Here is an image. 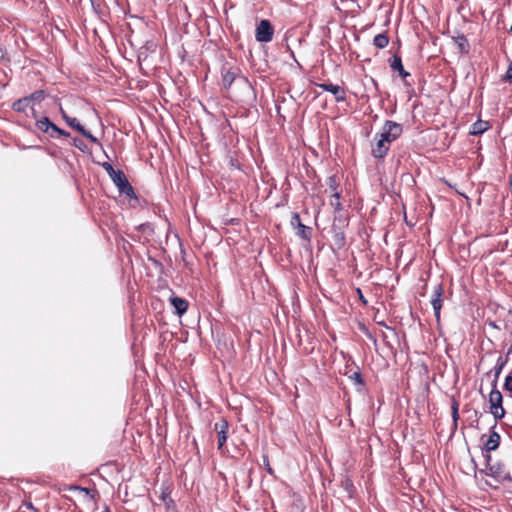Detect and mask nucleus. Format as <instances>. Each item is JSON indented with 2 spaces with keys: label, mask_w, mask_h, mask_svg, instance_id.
I'll return each instance as SVG.
<instances>
[{
  "label": "nucleus",
  "mask_w": 512,
  "mask_h": 512,
  "mask_svg": "<svg viewBox=\"0 0 512 512\" xmlns=\"http://www.w3.org/2000/svg\"><path fill=\"white\" fill-rule=\"evenodd\" d=\"M103 169L108 173L119 192L129 198H135V192L122 170H115L108 162H103Z\"/></svg>",
  "instance_id": "obj_1"
},
{
  "label": "nucleus",
  "mask_w": 512,
  "mask_h": 512,
  "mask_svg": "<svg viewBox=\"0 0 512 512\" xmlns=\"http://www.w3.org/2000/svg\"><path fill=\"white\" fill-rule=\"evenodd\" d=\"M403 132V127L401 124L386 120L382 127L381 132L377 133L380 138H382L386 143L391 145L392 142L397 140Z\"/></svg>",
  "instance_id": "obj_2"
},
{
  "label": "nucleus",
  "mask_w": 512,
  "mask_h": 512,
  "mask_svg": "<svg viewBox=\"0 0 512 512\" xmlns=\"http://www.w3.org/2000/svg\"><path fill=\"white\" fill-rule=\"evenodd\" d=\"M502 394L497 389L496 380L492 381V390L489 394V403H490V409L491 413L493 414L494 418L496 420H500L504 417L505 411L502 406Z\"/></svg>",
  "instance_id": "obj_3"
},
{
  "label": "nucleus",
  "mask_w": 512,
  "mask_h": 512,
  "mask_svg": "<svg viewBox=\"0 0 512 512\" xmlns=\"http://www.w3.org/2000/svg\"><path fill=\"white\" fill-rule=\"evenodd\" d=\"M491 459L492 458L490 454L485 455L488 470L487 472H485V474L494 477L498 481L510 480V474L506 471L505 466L501 463L491 465Z\"/></svg>",
  "instance_id": "obj_4"
},
{
  "label": "nucleus",
  "mask_w": 512,
  "mask_h": 512,
  "mask_svg": "<svg viewBox=\"0 0 512 512\" xmlns=\"http://www.w3.org/2000/svg\"><path fill=\"white\" fill-rule=\"evenodd\" d=\"M274 35V28L269 20H261L255 31V38L258 42L267 43L270 42Z\"/></svg>",
  "instance_id": "obj_5"
},
{
  "label": "nucleus",
  "mask_w": 512,
  "mask_h": 512,
  "mask_svg": "<svg viewBox=\"0 0 512 512\" xmlns=\"http://www.w3.org/2000/svg\"><path fill=\"white\" fill-rule=\"evenodd\" d=\"M61 114L65 122L73 129L81 133L86 139L91 141L92 143H97V138L93 136L89 131H87L84 126L80 124L77 118L68 116L63 109H61Z\"/></svg>",
  "instance_id": "obj_6"
},
{
  "label": "nucleus",
  "mask_w": 512,
  "mask_h": 512,
  "mask_svg": "<svg viewBox=\"0 0 512 512\" xmlns=\"http://www.w3.org/2000/svg\"><path fill=\"white\" fill-rule=\"evenodd\" d=\"M214 430L217 433V443H218V449L222 450L227 437H228V430H229V423L226 419L222 418L214 425Z\"/></svg>",
  "instance_id": "obj_7"
},
{
  "label": "nucleus",
  "mask_w": 512,
  "mask_h": 512,
  "mask_svg": "<svg viewBox=\"0 0 512 512\" xmlns=\"http://www.w3.org/2000/svg\"><path fill=\"white\" fill-rule=\"evenodd\" d=\"M442 295H443V286H442V284H437L434 287L433 295L431 298V304H432L434 314H435L437 321L440 320V312H441L442 302H443Z\"/></svg>",
  "instance_id": "obj_8"
},
{
  "label": "nucleus",
  "mask_w": 512,
  "mask_h": 512,
  "mask_svg": "<svg viewBox=\"0 0 512 512\" xmlns=\"http://www.w3.org/2000/svg\"><path fill=\"white\" fill-rule=\"evenodd\" d=\"M317 86L324 91L330 92L335 96L337 102H343L346 100L345 90L339 85L331 83H320Z\"/></svg>",
  "instance_id": "obj_9"
},
{
  "label": "nucleus",
  "mask_w": 512,
  "mask_h": 512,
  "mask_svg": "<svg viewBox=\"0 0 512 512\" xmlns=\"http://www.w3.org/2000/svg\"><path fill=\"white\" fill-rule=\"evenodd\" d=\"M375 140L376 143L372 146V155L374 158L383 159L387 155L390 145L377 134L375 135Z\"/></svg>",
  "instance_id": "obj_10"
},
{
  "label": "nucleus",
  "mask_w": 512,
  "mask_h": 512,
  "mask_svg": "<svg viewBox=\"0 0 512 512\" xmlns=\"http://www.w3.org/2000/svg\"><path fill=\"white\" fill-rule=\"evenodd\" d=\"M291 224L292 225H297L298 227V235L305 239V240H309L310 237H311V228L304 225L302 222H301V218L299 216L298 213H293L292 215V218H291Z\"/></svg>",
  "instance_id": "obj_11"
},
{
  "label": "nucleus",
  "mask_w": 512,
  "mask_h": 512,
  "mask_svg": "<svg viewBox=\"0 0 512 512\" xmlns=\"http://www.w3.org/2000/svg\"><path fill=\"white\" fill-rule=\"evenodd\" d=\"M170 303L178 316L185 314L188 309V302L183 298L173 296L170 298Z\"/></svg>",
  "instance_id": "obj_12"
},
{
  "label": "nucleus",
  "mask_w": 512,
  "mask_h": 512,
  "mask_svg": "<svg viewBox=\"0 0 512 512\" xmlns=\"http://www.w3.org/2000/svg\"><path fill=\"white\" fill-rule=\"evenodd\" d=\"M500 444V435L494 430V427L490 431V435L485 442V450L486 452H491L496 450Z\"/></svg>",
  "instance_id": "obj_13"
},
{
  "label": "nucleus",
  "mask_w": 512,
  "mask_h": 512,
  "mask_svg": "<svg viewBox=\"0 0 512 512\" xmlns=\"http://www.w3.org/2000/svg\"><path fill=\"white\" fill-rule=\"evenodd\" d=\"M391 68L394 70V71H398L399 72V75L405 79L406 77H408L410 74L404 70V67H403V64H402V59L400 56L398 55H394L393 56V59H392V62H391Z\"/></svg>",
  "instance_id": "obj_14"
},
{
  "label": "nucleus",
  "mask_w": 512,
  "mask_h": 512,
  "mask_svg": "<svg viewBox=\"0 0 512 512\" xmlns=\"http://www.w3.org/2000/svg\"><path fill=\"white\" fill-rule=\"evenodd\" d=\"M53 124L54 123H52L48 117H43L42 119L37 120L35 123L38 130H40L44 133H47L49 135H50L51 128H52Z\"/></svg>",
  "instance_id": "obj_15"
},
{
  "label": "nucleus",
  "mask_w": 512,
  "mask_h": 512,
  "mask_svg": "<svg viewBox=\"0 0 512 512\" xmlns=\"http://www.w3.org/2000/svg\"><path fill=\"white\" fill-rule=\"evenodd\" d=\"M489 128V123L487 121L478 120L472 125V129L470 133L472 135H479L487 131Z\"/></svg>",
  "instance_id": "obj_16"
},
{
  "label": "nucleus",
  "mask_w": 512,
  "mask_h": 512,
  "mask_svg": "<svg viewBox=\"0 0 512 512\" xmlns=\"http://www.w3.org/2000/svg\"><path fill=\"white\" fill-rule=\"evenodd\" d=\"M455 43L457 44L461 53L469 52V43L467 38L464 35H459L454 38Z\"/></svg>",
  "instance_id": "obj_17"
},
{
  "label": "nucleus",
  "mask_w": 512,
  "mask_h": 512,
  "mask_svg": "<svg viewBox=\"0 0 512 512\" xmlns=\"http://www.w3.org/2000/svg\"><path fill=\"white\" fill-rule=\"evenodd\" d=\"M388 43L389 38L384 33L377 34L373 39V44L379 49L385 48L388 45Z\"/></svg>",
  "instance_id": "obj_18"
},
{
  "label": "nucleus",
  "mask_w": 512,
  "mask_h": 512,
  "mask_svg": "<svg viewBox=\"0 0 512 512\" xmlns=\"http://www.w3.org/2000/svg\"><path fill=\"white\" fill-rule=\"evenodd\" d=\"M507 363V359L503 358L502 356H499L497 361H496V365L494 366V379L493 380H496V383L498 382V378L503 370V368L505 367Z\"/></svg>",
  "instance_id": "obj_19"
},
{
  "label": "nucleus",
  "mask_w": 512,
  "mask_h": 512,
  "mask_svg": "<svg viewBox=\"0 0 512 512\" xmlns=\"http://www.w3.org/2000/svg\"><path fill=\"white\" fill-rule=\"evenodd\" d=\"M29 104L30 103L28 99L26 97H23L13 102L12 108L16 112H25Z\"/></svg>",
  "instance_id": "obj_20"
},
{
  "label": "nucleus",
  "mask_w": 512,
  "mask_h": 512,
  "mask_svg": "<svg viewBox=\"0 0 512 512\" xmlns=\"http://www.w3.org/2000/svg\"><path fill=\"white\" fill-rule=\"evenodd\" d=\"M332 199L330 200V205L334 208L335 212H340L343 209V206L340 202L341 192H335L331 195Z\"/></svg>",
  "instance_id": "obj_21"
},
{
  "label": "nucleus",
  "mask_w": 512,
  "mask_h": 512,
  "mask_svg": "<svg viewBox=\"0 0 512 512\" xmlns=\"http://www.w3.org/2000/svg\"><path fill=\"white\" fill-rule=\"evenodd\" d=\"M327 185H328V189L331 192V195L334 194L335 192H339L338 191L339 182H338L336 175H332V176L328 177Z\"/></svg>",
  "instance_id": "obj_22"
},
{
  "label": "nucleus",
  "mask_w": 512,
  "mask_h": 512,
  "mask_svg": "<svg viewBox=\"0 0 512 512\" xmlns=\"http://www.w3.org/2000/svg\"><path fill=\"white\" fill-rule=\"evenodd\" d=\"M50 137L52 138H55V137H69L70 136V133L59 128L57 125L53 124L52 128H51V132H50Z\"/></svg>",
  "instance_id": "obj_23"
},
{
  "label": "nucleus",
  "mask_w": 512,
  "mask_h": 512,
  "mask_svg": "<svg viewBox=\"0 0 512 512\" xmlns=\"http://www.w3.org/2000/svg\"><path fill=\"white\" fill-rule=\"evenodd\" d=\"M459 403L456 399H452V403H451V413H452V418H453V421H454V425L455 427L457 426V421L459 419Z\"/></svg>",
  "instance_id": "obj_24"
},
{
  "label": "nucleus",
  "mask_w": 512,
  "mask_h": 512,
  "mask_svg": "<svg viewBox=\"0 0 512 512\" xmlns=\"http://www.w3.org/2000/svg\"><path fill=\"white\" fill-rule=\"evenodd\" d=\"M44 97H45V93L43 90H37V91L31 93L29 96H26L29 103L31 101L41 102L44 99Z\"/></svg>",
  "instance_id": "obj_25"
},
{
  "label": "nucleus",
  "mask_w": 512,
  "mask_h": 512,
  "mask_svg": "<svg viewBox=\"0 0 512 512\" xmlns=\"http://www.w3.org/2000/svg\"><path fill=\"white\" fill-rule=\"evenodd\" d=\"M334 231V240L339 245V247L343 246L345 243V235L342 231H338L336 226H333Z\"/></svg>",
  "instance_id": "obj_26"
},
{
  "label": "nucleus",
  "mask_w": 512,
  "mask_h": 512,
  "mask_svg": "<svg viewBox=\"0 0 512 512\" xmlns=\"http://www.w3.org/2000/svg\"><path fill=\"white\" fill-rule=\"evenodd\" d=\"M349 378L355 382V384L361 386V387H364L365 386V382H364V379L360 373V371H355L353 372Z\"/></svg>",
  "instance_id": "obj_27"
},
{
  "label": "nucleus",
  "mask_w": 512,
  "mask_h": 512,
  "mask_svg": "<svg viewBox=\"0 0 512 512\" xmlns=\"http://www.w3.org/2000/svg\"><path fill=\"white\" fill-rule=\"evenodd\" d=\"M73 146L78 148L80 151L85 152L87 150L86 144L79 138L73 139Z\"/></svg>",
  "instance_id": "obj_28"
},
{
  "label": "nucleus",
  "mask_w": 512,
  "mask_h": 512,
  "mask_svg": "<svg viewBox=\"0 0 512 512\" xmlns=\"http://www.w3.org/2000/svg\"><path fill=\"white\" fill-rule=\"evenodd\" d=\"M502 81L504 82H512V61L509 63V66L507 68V71L505 75L502 77Z\"/></svg>",
  "instance_id": "obj_29"
},
{
  "label": "nucleus",
  "mask_w": 512,
  "mask_h": 512,
  "mask_svg": "<svg viewBox=\"0 0 512 512\" xmlns=\"http://www.w3.org/2000/svg\"><path fill=\"white\" fill-rule=\"evenodd\" d=\"M504 390L512 393V373L508 374L505 378Z\"/></svg>",
  "instance_id": "obj_30"
},
{
  "label": "nucleus",
  "mask_w": 512,
  "mask_h": 512,
  "mask_svg": "<svg viewBox=\"0 0 512 512\" xmlns=\"http://www.w3.org/2000/svg\"><path fill=\"white\" fill-rule=\"evenodd\" d=\"M263 464H264V467L266 469V471L270 474V475H274V470L272 469V467L270 466V463H269V458L267 455H264L263 456Z\"/></svg>",
  "instance_id": "obj_31"
},
{
  "label": "nucleus",
  "mask_w": 512,
  "mask_h": 512,
  "mask_svg": "<svg viewBox=\"0 0 512 512\" xmlns=\"http://www.w3.org/2000/svg\"><path fill=\"white\" fill-rule=\"evenodd\" d=\"M21 508L31 510L32 512H40L36 507H34L31 501H24L21 505Z\"/></svg>",
  "instance_id": "obj_32"
},
{
  "label": "nucleus",
  "mask_w": 512,
  "mask_h": 512,
  "mask_svg": "<svg viewBox=\"0 0 512 512\" xmlns=\"http://www.w3.org/2000/svg\"><path fill=\"white\" fill-rule=\"evenodd\" d=\"M234 77L230 75L229 73L224 77V81L227 82L229 85L233 82Z\"/></svg>",
  "instance_id": "obj_33"
},
{
  "label": "nucleus",
  "mask_w": 512,
  "mask_h": 512,
  "mask_svg": "<svg viewBox=\"0 0 512 512\" xmlns=\"http://www.w3.org/2000/svg\"><path fill=\"white\" fill-rule=\"evenodd\" d=\"M167 511L168 512H175V506L174 505L173 506L168 505L167 506Z\"/></svg>",
  "instance_id": "obj_34"
},
{
  "label": "nucleus",
  "mask_w": 512,
  "mask_h": 512,
  "mask_svg": "<svg viewBox=\"0 0 512 512\" xmlns=\"http://www.w3.org/2000/svg\"><path fill=\"white\" fill-rule=\"evenodd\" d=\"M510 188H511V192H512V174L510 175Z\"/></svg>",
  "instance_id": "obj_35"
},
{
  "label": "nucleus",
  "mask_w": 512,
  "mask_h": 512,
  "mask_svg": "<svg viewBox=\"0 0 512 512\" xmlns=\"http://www.w3.org/2000/svg\"><path fill=\"white\" fill-rule=\"evenodd\" d=\"M102 512H110V510L108 507H106Z\"/></svg>",
  "instance_id": "obj_36"
},
{
  "label": "nucleus",
  "mask_w": 512,
  "mask_h": 512,
  "mask_svg": "<svg viewBox=\"0 0 512 512\" xmlns=\"http://www.w3.org/2000/svg\"><path fill=\"white\" fill-rule=\"evenodd\" d=\"M510 31H512V25H511V29H510Z\"/></svg>",
  "instance_id": "obj_37"
}]
</instances>
